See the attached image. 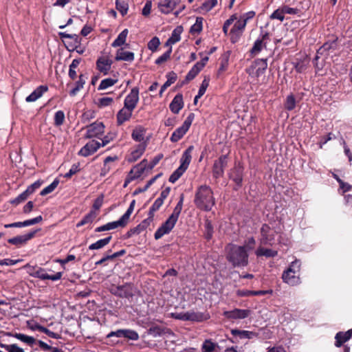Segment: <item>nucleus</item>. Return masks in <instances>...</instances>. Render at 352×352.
Returning <instances> with one entry per match:
<instances>
[{"label":"nucleus","instance_id":"bf43d9fd","mask_svg":"<svg viewBox=\"0 0 352 352\" xmlns=\"http://www.w3.org/2000/svg\"><path fill=\"white\" fill-rule=\"evenodd\" d=\"M113 99L110 97H104L98 99V105L99 107H105L111 105Z\"/></svg>","mask_w":352,"mask_h":352},{"label":"nucleus","instance_id":"5fc2aeb1","mask_svg":"<svg viewBox=\"0 0 352 352\" xmlns=\"http://www.w3.org/2000/svg\"><path fill=\"white\" fill-rule=\"evenodd\" d=\"M133 210L134 208L133 206H129L125 213L119 219L124 226L128 223L130 216L131 215Z\"/></svg>","mask_w":352,"mask_h":352},{"label":"nucleus","instance_id":"13d9d810","mask_svg":"<svg viewBox=\"0 0 352 352\" xmlns=\"http://www.w3.org/2000/svg\"><path fill=\"white\" fill-rule=\"evenodd\" d=\"M215 344L209 340H206L202 344V352H212L214 350Z\"/></svg>","mask_w":352,"mask_h":352},{"label":"nucleus","instance_id":"79ce46f5","mask_svg":"<svg viewBox=\"0 0 352 352\" xmlns=\"http://www.w3.org/2000/svg\"><path fill=\"white\" fill-rule=\"evenodd\" d=\"M42 184V182L40 180L36 181L34 183H33L32 185L28 187V188L25 190V191H23V199L33 193L36 189L38 188Z\"/></svg>","mask_w":352,"mask_h":352},{"label":"nucleus","instance_id":"1a4fd4ad","mask_svg":"<svg viewBox=\"0 0 352 352\" xmlns=\"http://www.w3.org/2000/svg\"><path fill=\"white\" fill-rule=\"evenodd\" d=\"M177 220L170 217L155 231L154 237L156 240L161 239L164 235L169 234L175 227Z\"/></svg>","mask_w":352,"mask_h":352},{"label":"nucleus","instance_id":"f704fd0d","mask_svg":"<svg viewBox=\"0 0 352 352\" xmlns=\"http://www.w3.org/2000/svg\"><path fill=\"white\" fill-rule=\"evenodd\" d=\"M96 217L97 213L94 210H91L77 223L76 226L80 227L88 223H91Z\"/></svg>","mask_w":352,"mask_h":352},{"label":"nucleus","instance_id":"c85d7f7f","mask_svg":"<svg viewBox=\"0 0 352 352\" xmlns=\"http://www.w3.org/2000/svg\"><path fill=\"white\" fill-rule=\"evenodd\" d=\"M272 290L252 291L248 289L238 290L236 294L239 296H261L267 294H272Z\"/></svg>","mask_w":352,"mask_h":352},{"label":"nucleus","instance_id":"9d476101","mask_svg":"<svg viewBox=\"0 0 352 352\" xmlns=\"http://www.w3.org/2000/svg\"><path fill=\"white\" fill-rule=\"evenodd\" d=\"M104 133V125L102 122H94L87 127L86 138H100Z\"/></svg>","mask_w":352,"mask_h":352},{"label":"nucleus","instance_id":"7ed1b4c3","mask_svg":"<svg viewBox=\"0 0 352 352\" xmlns=\"http://www.w3.org/2000/svg\"><path fill=\"white\" fill-rule=\"evenodd\" d=\"M300 261L295 260L294 261L292 262L289 267L283 273L282 278L283 282L292 286L300 284Z\"/></svg>","mask_w":352,"mask_h":352},{"label":"nucleus","instance_id":"72a5a7b5","mask_svg":"<svg viewBox=\"0 0 352 352\" xmlns=\"http://www.w3.org/2000/svg\"><path fill=\"white\" fill-rule=\"evenodd\" d=\"M128 30L124 29L118 36V37L111 43V46L113 47H120L123 45L126 40L128 35Z\"/></svg>","mask_w":352,"mask_h":352},{"label":"nucleus","instance_id":"2eb2a0df","mask_svg":"<svg viewBox=\"0 0 352 352\" xmlns=\"http://www.w3.org/2000/svg\"><path fill=\"white\" fill-rule=\"evenodd\" d=\"M181 2V0H160L158 2L159 10L163 14L170 13Z\"/></svg>","mask_w":352,"mask_h":352},{"label":"nucleus","instance_id":"aec40b11","mask_svg":"<svg viewBox=\"0 0 352 352\" xmlns=\"http://www.w3.org/2000/svg\"><path fill=\"white\" fill-rule=\"evenodd\" d=\"M210 316L207 313L195 312L194 311H186V321L203 322L207 320Z\"/></svg>","mask_w":352,"mask_h":352},{"label":"nucleus","instance_id":"0eeeda50","mask_svg":"<svg viewBox=\"0 0 352 352\" xmlns=\"http://www.w3.org/2000/svg\"><path fill=\"white\" fill-rule=\"evenodd\" d=\"M267 67V59L258 58L246 69L247 73L252 77L258 78L264 74Z\"/></svg>","mask_w":352,"mask_h":352},{"label":"nucleus","instance_id":"f8f14e48","mask_svg":"<svg viewBox=\"0 0 352 352\" xmlns=\"http://www.w3.org/2000/svg\"><path fill=\"white\" fill-rule=\"evenodd\" d=\"M139 102V89L135 87L131 89L129 94L125 97L124 107L134 110Z\"/></svg>","mask_w":352,"mask_h":352},{"label":"nucleus","instance_id":"c756f323","mask_svg":"<svg viewBox=\"0 0 352 352\" xmlns=\"http://www.w3.org/2000/svg\"><path fill=\"white\" fill-rule=\"evenodd\" d=\"M146 148V144H139L136 148L133 151L130 155V157L129 158V161L130 162H134L137 161L144 153Z\"/></svg>","mask_w":352,"mask_h":352},{"label":"nucleus","instance_id":"680f3d73","mask_svg":"<svg viewBox=\"0 0 352 352\" xmlns=\"http://www.w3.org/2000/svg\"><path fill=\"white\" fill-rule=\"evenodd\" d=\"M42 220H43L42 216L39 215L33 219L23 221V227L30 226L32 225L38 223L41 221H42Z\"/></svg>","mask_w":352,"mask_h":352},{"label":"nucleus","instance_id":"6ab92c4d","mask_svg":"<svg viewBox=\"0 0 352 352\" xmlns=\"http://www.w3.org/2000/svg\"><path fill=\"white\" fill-rule=\"evenodd\" d=\"M194 149L193 146H190L188 147L187 149H186L180 159V166L179 168H182V169L186 170L192 159V152Z\"/></svg>","mask_w":352,"mask_h":352},{"label":"nucleus","instance_id":"864d4df0","mask_svg":"<svg viewBox=\"0 0 352 352\" xmlns=\"http://www.w3.org/2000/svg\"><path fill=\"white\" fill-rule=\"evenodd\" d=\"M104 226H105L106 231L116 229L119 227H120V228L125 227L120 219H118V221L109 222V223L104 224Z\"/></svg>","mask_w":352,"mask_h":352},{"label":"nucleus","instance_id":"6e6d98bb","mask_svg":"<svg viewBox=\"0 0 352 352\" xmlns=\"http://www.w3.org/2000/svg\"><path fill=\"white\" fill-rule=\"evenodd\" d=\"M160 45V41L158 37H153L148 43V48L152 52H155L157 50L159 45Z\"/></svg>","mask_w":352,"mask_h":352},{"label":"nucleus","instance_id":"4468645a","mask_svg":"<svg viewBox=\"0 0 352 352\" xmlns=\"http://www.w3.org/2000/svg\"><path fill=\"white\" fill-rule=\"evenodd\" d=\"M100 148V142L96 140H91L88 142L78 151V155L82 157H88L96 153Z\"/></svg>","mask_w":352,"mask_h":352},{"label":"nucleus","instance_id":"0e129e2a","mask_svg":"<svg viewBox=\"0 0 352 352\" xmlns=\"http://www.w3.org/2000/svg\"><path fill=\"white\" fill-rule=\"evenodd\" d=\"M236 19V14H233L230 16V19H228V20H226L223 24V31L224 32L225 34H228V28L230 27V25L231 24L233 23V22L234 21V20Z\"/></svg>","mask_w":352,"mask_h":352},{"label":"nucleus","instance_id":"a878e982","mask_svg":"<svg viewBox=\"0 0 352 352\" xmlns=\"http://www.w3.org/2000/svg\"><path fill=\"white\" fill-rule=\"evenodd\" d=\"M182 31L183 28L182 26H177L176 28H175L171 33V36L167 40L166 45L171 47L172 45L179 41L181 39V34L182 33Z\"/></svg>","mask_w":352,"mask_h":352},{"label":"nucleus","instance_id":"bb28decb","mask_svg":"<svg viewBox=\"0 0 352 352\" xmlns=\"http://www.w3.org/2000/svg\"><path fill=\"white\" fill-rule=\"evenodd\" d=\"M116 294L122 297L129 298L133 296L132 286L131 284H125L117 287Z\"/></svg>","mask_w":352,"mask_h":352},{"label":"nucleus","instance_id":"6e6552de","mask_svg":"<svg viewBox=\"0 0 352 352\" xmlns=\"http://www.w3.org/2000/svg\"><path fill=\"white\" fill-rule=\"evenodd\" d=\"M177 220L170 217L155 231L154 237L156 240L161 239L164 235L169 234L175 227Z\"/></svg>","mask_w":352,"mask_h":352},{"label":"nucleus","instance_id":"f257e3e1","mask_svg":"<svg viewBox=\"0 0 352 352\" xmlns=\"http://www.w3.org/2000/svg\"><path fill=\"white\" fill-rule=\"evenodd\" d=\"M256 240L253 236L248 238L243 245L228 244L226 248V258L233 267H243L248 264L249 252L253 250Z\"/></svg>","mask_w":352,"mask_h":352},{"label":"nucleus","instance_id":"e2e57ef3","mask_svg":"<svg viewBox=\"0 0 352 352\" xmlns=\"http://www.w3.org/2000/svg\"><path fill=\"white\" fill-rule=\"evenodd\" d=\"M79 166L80 164L78 163L74 164L69 170V171L67 173H65L64 177L65 178H70L73 175L77 173L80 170Z\"/></svg>","mask_w":352,"mask_h":352},{"label":"nucleus","instance_id":"4d7b16f0","mask_svg":"<svg viewBox=\"0 0 352 352\" xmlns=\"http://www.w3.org/2000/svg\"><path fill=\"white\" fill-rule=\"evenodd\" d=\"M201 69L195 65L190 69L186 76V80L190 81L195 78V76L200 72Z\"/></svg>","mask_w":352,"mask_h":352},{"label":"nucleus","instance_id":"7c9ffc66","mask_svg":"<svg viewBox=\"0 0 352 352\" xmlns=\"http://www.w3.org/2000/svg\"><path fill=\"white\" fill-rule=\"evenodd\" d=\"M146 129L142 126H137L133 131L131 137L136 142H142L144 139Z\"/></svg>","mask_w":352,"mask_h":352},{"label":"nucleus","instance_id":"ddd939ff","mask_svg":"<svg viewBox=\"0 0 352 352\" xmlns=\"http://www.w3.org/2000/svg\"><path fill=\"white\" fill-rule=\"evenodd\" d=\"M250 314V309H234L230 311H225L223 315L228 320H241L248 318Z\"/></svg>","mask_w":352,"mask_h":352},{"label":"nucleus","instance_id":"58836bf2","mask_svg":"<svg viewBox=\"0 0 352 352\" xmlns=\"http://www.w3.org/2000/svg\"><path fill=\"white\" fill-rule=\"evenodd\" d=\"M116 9L120 12L122 16H124L129 10V5L125 0H116Z\"/></svg>","mask_w":352,"mask_h":352},{"label":"nucleus","instance_id":"e433bc0d","mask_svg":"<svg viewBox=\"0 0 352 352\" xmlns=\"http://www.w3.org/2000/svg\"><path fill=\"white\" fill-rule=\"evenodd\" d=\"M177 79V76L175 73L171 72L169 73L167 75V80L165 82V83L161 87L160 91V96H162L164 91L173 83L175 82Z\"/></svg>","mask_w":352,"mask_h":352},{"label":"nucleus","instance_id":"49530a36","mask_svg":"<svg viewBox=\"0 0 352 352\" xmlns=\"http://www.w3.org/2000/svg\"><path fill=\"white\" fill-rule=\"evenodd\" d=\"M285 107L288 111H292L296 107V99L292 94L287 96Z\"/></svg>","mask_w":352,"mask_h":352},{"label":"nucleus","instance_id":"de8ad7c7","mask_svg":"<svg viewBox=\"0 0 352 352\" xmlns=\"http://www.w3.org/2000/svg\"><path fill=\"white\" fill-rule=\"evenodd\" d=\"M336 46V41H333L331 43H325L317 52V55L316 56V59L317 60L319 56V54H322L324 51L329 50L332 48H335Z\"/></svg>","mask_w":352,"mask_h":352},{"label":"nucleus","instance_id":"a211bd4d","mask_svg":"<svg viewBox=\"0 0 352 352\" xmlns=\"http://www.w3.org/2000/svg\"><path fill=\"white\" fill-rule=\"evenodd\" d=\"M231 334L236 342L241 340H250L258 336V334L254 331L239 329H232Z\"/></svg>","mask_w":352,"mask_h":352},{"label":"nucleus","instance_id":"603ef678","mask_svg":"<svg viewBox=\"0 0 352 352\" xmlns=\"http://www.w3.org/2000/svg\"><path fill=\"white\" fill-rule=\"evenodd\" d=\"M205 232L204 236L205 238L208 240H210L212 237L213 234V227L210 221H206L205 223Z\"/></svg>","mask_w":352,"mask_h":352},{"label":"nucleus","instance_id":"5701e85b","mask_svg":"<svg viewBox=\"0 0 352 352\" xmlns=\"http://www.w3.org/2000/svg\"><path fill=\"white\" fill-rule=\"evenodd\" d=\"M133 110L124 107L117 113V123L118 125H122L124 122L129 120L133 113Z\"/></svg>","mask_w":352,"mask_h":352},{"label":"nucleus","instance_id":"b1692460","mask_svg":"<svg viewBox=\"0 0 352 352\" xmlns=\"http://www.w3.org/2000/svg\"><path fill=\"white\" fill-rule=\"evenodd\" d=\"M135 55L133 52L124 51L123 48L118 50L115 60L117 61L124 60L128 62H132L134 60Z\"/></svg>","mask_w":352,"mask_h":352},{"label":"nucleus","instance_id":"f03ea898","mask_svg":"<svg viewBox=\"0 0 352 352\" xmlns=\"http://www.w3.org/2000/svg\"><path fill=\"white\" fill-rule=\"evenodd\" d=\"M194 203L200 210L210 211L215 204L212 188L207 185L199 186L195 192Z\"/></svg>","mask_w":352,"mask_h":352},{"label":"nucleus","instance_id":"412c9836","mask_svg":"<svg viewBox=\"0 0 352 352\" xmlns=\"http://www.w3.org/2000/svg\"><path fill=\"white\" fill-rule=\"evenodd\" d=\"M47 91L48 87L47 85H40L26 97L25 100L28 102H35Z\"/></svg>","mask_w":352,"mask_h":352},{"label":"nucleus","instance_id":"cd10ccee","mask_svg":"<svg viewBox=\"0 0 352 352\" xmlns=\"http://www.w3.org/2000/svg\"><path fill=\"white\" fill-rule=\"evenodd\" d=\"M86 80L87 77L83 74H80L78 76V80L75 83V87L70 90L69 95L71 96H76L78 94V92L83 88L86 82Z\"/></svg>","mask_w":352,"mask_h":352},{"label":"nucleus","instance_id":"39448f33","mask_svg":"<svg viewBox=\"0 0 352 352\" xmlns=\"http://www.w3.org/2000/svg\"><path fill=\"white\" fill-rule=\"evenodd\" d=\"M195 115L194 113H190L188 117L186 118L184 122H183L182 125L177 129H176L173 133H172L170 140L171 142H177L179 140H180L187 133V131L189 130L192 122L194 120Z\"/></svg>","mask_w":352,"mask_h":352},{"label":"nucleus","instance_id":"423d86ee","mask_svg":"<svg viewBox=\"0 0 352 352\" xmlns=\"http://www.w3.org/2000/svg\"><path fill=\"white\" fill-rule=\"evenodd\" d=\"M276 230L267 224H263L261 228L260 243L263 245H272L276 242Z\"/></svg>","mask_w":352,"mask_h":352},{"label":"nucleus","instance_id":"ea45409f","mask_svg":"<svg viewBox=\"0 0 352 352\" xmlns=\"http://www.w3.org/2000/svg\"><path fill=\"white\" fill-rule=\"evenodd\" d=\"M59 180L58 179H55L50 185L44 188L41 191L40 195L42 196H45L52 192L57 188Z\"/></svg>","mask_w":352,"mask_h":352},{"label":"nucleus","instance_id":"20e7f679","mask_svg":"<svg viewBox=\"0 0 352 352\" xmlns=\"http://www.w3.org/2000/svg\"><path fill=\"white\" fill-rule=\"evenodd\" d=\"M162 157L163 155L159 154L156 155L149 163L147 162L146 160H143L140 164L135 166L131 170V173L135 172L134 176L132 177L131 179L140 177L146 169H153L162 159Z\"/></svg>","mask_w":352,"mask_h":352},{"label":"nucleus","instance_id":"4be33fe9","mask_svg":"<svg viewBox=\"0 0 352 352\" xmlns=\"http://www.w3.org/2000/svg\"><path fill=\"white\" fill-rule=\"evenodd\" d=\"M183 107V96L181 94H178L173 98L170 103L169 108L173 113L177 114Z\"/></svg>","mask_w":352,"mask_h":352},{"label":"nucleus","instance_id":"c9c22d12","mask_svg":"<svg viewBox=\"0 0 352 352\" xmlns=\"http://www.w3.org/2000/svg\"><path fill=\"white\" fill-rule=\"evenodd\" d=\"M111 240V236L106 237L104 239H100V240L97 241L96 242L91 244L89 246V249L91 250L101 249V248H104L105 245H107V244H109Z\"/></svg>","mask_w":352,"mask_h":352},{"label":"nucleus","instance_id":"4c0bfd02","mask_svg":"<svg viewBox=\"0 0 352 352\" xmlns=\"http://www.w3.org/2000/svg\"><path fill=\"white\" fill-rule=\"evenodd\" d=\"M117 82H118L117 78H108L103 79L100 82L98 89V90L106 89L114 85Z\"/></svg>","mask_w":352,"mask_h":352},{"label":"nucleus","instance_id":"09e8293b","mask_svg":"<svg viewBox=\"0 0 352 352\" xmlns=\"http://www.w3.org/2000/svg\"><path fill=\"white\" fill-rule=\"evenodd\" d=\"M186 170L182 169V168L178 167L170 176L169 182L170 183H175L176 181L179 179V178L184 173Z\"/></svg>","mask_w":352,"mask_h":352},{"label":"nucleus","instance_id":"338daca9","mask_svg":"<svg viewBox=\"0 0 352 352\" xmlns=\"http://www.w3.org/2000/svg\"><path fill=\"white\" fill-rule=\"evenodd\" d=\"M281 8L283 9L284 14L294 15L298 14V10L297 8H290L288 6L284 5L282 6Z\"/></svg>","mask_w":352,"mask_h":352},{"label":"nucleus","instance_id":"a19ab883","mask_svg":"<svg viewBox=\"0 0 352 352\" xmlns=\"http://www.w3.org/2000/svg\"><path fill=\"white\" fill-rule=\"evenodd\" d=\"M203 18L197 17L195 23L191 26L190 32L192 34L199 33L203 28Z\"/></svg>","mask_w":352,"mask_h":352},{"label":"nucleus","instance_id":"f3484780","mask_svg":"<svg viewBox=\"0 0 352 352\" xmlns=\"http://www.w3.org/2000/svg\"><path fill=\"white\" fill-rule=\"evenodd\" d=\"M113 62L111 59L105 56H100L96 60L97 69L104 75L109 74Z\"/></svg>","mask_w":352,"mask_h":352},{"label":"nucleus","instance_id":"69168bd1","mask_svg":"<svg viewBox=\"0 0 352 352\" xmlns=\"http://www.w3.org/2000/svg\"><path fill=\"white\" fill-rule=\"evenodd\" d=\"M8 352H22V349L16 344H1Z\"/></svg>","mask_w":352,"mask_h":352},{"label":"nucleus","instance_id":"393cba45","mask_svg":"<svg viewBox=\"0 0 352 352\" xmlns=\"http://www.w3.org/2000/svg\"><path fill=\"white\" fill-rule=\"evenodd\" d=\"M352 336V329L348 330L346 332H338L335 337L336 342L335 345L337 347L341 346V345L349 340Z\"/></svg>","mask_w":352,"mask_h":352},{"label":"nucleus","instance_id":"c03bdc74","mask_svg":"<svg viewBox=\"0 0 352 352\" xmlns=\"http://www.w3.org/2000/svg\"><path fill=\"white\" fill-rule=\"evenodd\" d=\"M217 4V0H208L203 3L200 9L201 11L208 12L211 10Z\"/></svg>","mask_w":352,"mask_h":352},{"label":"nucleus","instance_id":"052dcab7","mask_svg":"<svg viewBox=\"0 0 352 352\" xmlns=\"http://www.w3.org/2000/svg\"><path fill=\"white\" fill-rule=\"evenodd\" d=\"M163 204L164 203L162 202L161 199H156L149 209L148 214H151V216H154V213L160 208Z\"/></svg>","mask_w":352,"mask_h":352},{"label":"nucleus","instance_id":"a18cd8bd","mask_svg":"<svg viewBox=\"0 0 352 352\" xmlns=\"http://www.w3.org/2000/svg\"><path fill=\"white\" fill-rule=\"evenodd\" d=\"M123 337L133 341H136L139 339L138 333L132 329H123Z\"/></svg>","mask_w":352,"mask_h":352},{"label":"nucleus","instance_id":"774afa93","mask_svg":"<svg viewBox=\"0 0 352 352\" xmlns=\"http://www.w3.org/2000/svg\"><path fill=\"white\" fill-rule=\"evenodd\" d=\"M228 65V56H224L222 57L221 61V65L219 68V73L223 72L226 70Z\"/></svg>","mask_w":352,"mask_h":352},{"label":"nucleus","instance_id":"dca6fc26","mask_svg":"<svg viewBox=\"0 0 352 352\" xmlns=\"http://www.w3.org/2000/svg\"><path fill=\"white\" fill-rule=\"evenodd\" d=\"M227 165V155H221L216 160L213 165V175L216 178L221 177L224 172V168Z\"/></svg>","mask_w":352,"mask_h":352},{"label":"nucleus","instance_id":"2f4dec72","mask_svg":"<svg viewBox=\"0 0 352 352\" xmlns=\"http://www.w3.org/2000/svg\"><path fill=\"white\" fill-rule=\"evenodd\" d=\"M277 251L273 250L272 249L264 248L263 247H258L256 251L255 254L256 256H266V257H274L277 255Z\"/></svg>","mask_w":352,"mask_h":352},{"label":"nucleus","instance_id":"8fccbe9b","mask_svg":"<svg viewBox=\"0 0 352 352\" xmlns=\"http://www.w3.org/2000/svg\"><path fill=\"white\" fill-rule=\"evenodd\" d=\"M171 52L172 47H170L166 52H164L155 60V63L156 65H161L162 63L166 62L170 58Z\"/></svg>","mask_w":352,"mask_h":352},{"label":"nucleus","instance_id":"473e14b6","mask_svg":"<svg viewBox=\"0 0 352 352\" xmlns=\"http://www.w3.org/2000/svg\"><path fill=\"white\" fill-rule=\"evenodd\" d=\"M268 34L265 33L263 35V38H258L254 43V45L251 50V53L252 54L256 55L258 54L262 49L265 47V44L263 43V40L267 38Z\"/></svg>","mask_w":352,"mask_h":352},{"label":"nucleus","instance_id":"9b49d317","mask_svg":"<svg viewBox=\"0 0 352 352\" xmlns=\"http://www.w3.org/2000/svg\"><path fill=\"white\" fill-rule=\"evenodd\" d=\"M235 21L230 32V39L232 43H236L239 40L246 26L245 20L236 18Z\"/></svg>","mask_w":352,"mask_h":352},{"label":"nucleus","instance_id":"37998d69","mask_svg":"<svg viewBox=\"0 0 352 352\" xmlns=\"http://www.w3.org/2000/svg\"><path fill=\"white\" fill-rule=\"evenodd\" d=\"M65 118V113L63 111H61V110L57 111L55 113L54 118V125L56 126H61L64 123Z\"/></svg>","mask_w":352,"mask_h":352},{"label":"nucleus","instance_id":"3c124183","mask_svg":"<svg viewBox=\"0 0 352 352\" xmlns=\"http://www.w3.org/2000/svg\"><path fill=\"white\" fill-rule=\"evenodd\" d=\"M271 19H278L280 21H283L285 19V14L283 13V9L281 7L278 8L276 10H274L272 14L270 15Z\"/></svg>","mask_w":352,"mask_h":352}]
</instances>
